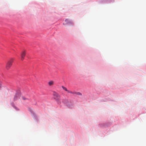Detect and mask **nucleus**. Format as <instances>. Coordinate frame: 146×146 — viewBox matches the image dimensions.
Returning a JSON list of instances; mask_svg holds the SVG:
<instances>
[{"mask_svg":"<svg viewBox=\"0 0 146 146\" xmlns=\"http://www.w3.org/2000/svg\"><path fill=\"white\" fill-rule=\"evenodd\" d=\"M48 85L50 86H52L54 84V82L52 81H50L48 83Z\"/></svg>","mask_w":146,"mask_h":146,"instance_id":"39448f33","label":"nucleus"},{"mask_svg":"<svg viewBox=\"0 0 146 146\" xmlns=\"http://www.w3.org/2000/svg\"><path fill=\"white\" fill-rule=\"evenodd\" d=\"M14 61V59L13 58H11L7 62L6 65V68L7 69H9L12 66V63Z\"/></svg>","mask_w":146,"mask_h":146,"instance_id":"f03ea898","label":"nucleus"},{"mask_svg":"<svg viewBox=\"0 0 146 146\" xmlns=\"http://www.w3.org/2000/svg\"><path fill=\"white\" fill-rule=\"evenodd\" d=\"M26 54V52L25 51H23L21 52L20 54L21 60H24Z\"/></svg>","mask_w":146,"mask_h":146,"instance_id":"7ed1b4c3","label":"nucleus"},{"mask_svg":"<svg viewBox=\"0 0 146 146\" xmlns=\"http://www.w3.org/2000/svg\"><path fill=\"white\" fill-rule=\"evenodd\" d=\"M52 95L55 99L56 101L58 104H60V96L58 93L55 91H53Z\"/></svg>","mask_w":146,"mask_h":146,"instance_id":"f257e3e1","label":"nucleus"},{"mask_svg":"<svg viewBox=\"0 0 146 146\" xmlns=\"http://www.w3.org/2000/svg\"><path fill=\"white\" fill-rule=\"evenodd\" d=\"M19 98V95L18 94L16 95L14 98V100H16L17 98Z\"/></svg>","mask_w":146,"mask_h":146,"instance_id":"0eeeda50","label":"nucleus"},{"mask_svg":"<svg viewBox=\"0 0 146 146\" xmlns=\"http://www.w3.org/2000/svg\"><path fill=\"white\" fill-rule=\"evenodd\" d=\"M65 22L66 24H72V21H70L68 19H66L65 20Z\"/></svg>","mask_w":146,"mask_h":146,"instance_id":"20e7f679","label":"nucleus"},{"mask_svg":"<svg viewBox=\"0 0 146 146\" xmlns=\"http://www.w3.org/2000/svg\"><path fill=\"white\" fill-rule=\"evenodd\" d=\"M22 98L24 100H27L28 99V98L24 96L22 97Z\"/></svg>","mask_w":146,"mask_h":146,"instance_id":"6e6552de","label":"nucleus"},{"mask_svg":"<svg viewBox=\"0 0 146 146\" xmlns=\"http://www.w3.org/2000/svg\"><path fill=\"white\" fill-rule=\"evenodd\" d=\"M62 88L64 90L66 91H67L69 93H72V92L71 91L68 90L67 88L66 87H64V86H62Z\"/></svg>","mask_w":146,"mask_h":146,"instance_id":"423d86ee","label":"nucleus"}]
</instances>
